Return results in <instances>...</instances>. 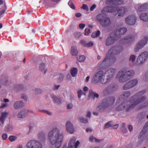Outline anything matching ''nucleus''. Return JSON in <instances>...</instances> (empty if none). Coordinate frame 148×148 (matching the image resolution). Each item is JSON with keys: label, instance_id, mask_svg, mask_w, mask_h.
Here are the masks:
<instances>
[{"label": "nucleus", "instance_id": "2", "mask_svg": "<svg viewBox=\"0 0 148 148\" xmlns=\"http://www.w3.org/2000/svg\"><path fill=\"white\" fill-rule=\"evenodd\" d=\"M123 49L121 46L112 47L106 54L105 58L102 62L99 65V69H103L109 64L114 63L116 60V58L114 55L118 54Z\"/></svg>", "mask_w": 148, "mask_h": 148}, {"label": "nucleus", "instance_id": "35", "mask_svg": "<svg viewBox=\"0 0 148 148\" xmlns=\"http://www.w3.org/2000/svg\"><path fill=\"white\" fill-rule=\"evenodd\" d=\"M148 106V103H145L144 104H143L142 106L139 105L136 108V110H138L140 109L143 108L145 107L146 106Z\"/></svg>", "mask_w": 148, "mask_h": 148}, {"label": "nucleus", "instance_id": "1", "mask_svg": "<svg viewBox=\"0 0 148 148\" xmlns=\"http://www.w3.org/2000/svg\"><path fill=\"white\" fill-rule=\"evenodd\" d=\"M146 92V91L145 90L140 91L131 97L130 102L132 103L131 105L129 106V102H123L116 108V110L119 111L125 109L126 112H127L134 108L138 104L143 102L146 99V97L142 96Z\"/></svg>", "mask_w": 148, "mask_h": 148}, {"label": "nucleus", "instance_id": "13", "mask_svg": "<svg viewBox=\"0 0 148 148\" xmlns=\"http://www.w3.org/2000/svg\"><path fill=\"white\" fill-rule=\"evenodd\" d=\"M116 72V69L113 68H110L106 71L105 73L106 77H107L109 81L113 77Z\"/></svg>", "mask_w": 148, "mask_h": 148}, {"label": "nucleus", "instance_id": "42", "mask_svg": "<svg viewBox=\"0 0 148 148\" xmlns=\"http://www.w3.org/2000/svg\"><path fill=\"white\" fill-rule=\"evenodd\" d=\"M45 65L44 63L41 64L39 66V69L42 71H43L45 69Z\"/></svg>", "mask_w": 148, "mask_h": 148}, {"label": "nucleus", "instance_id": "53", "mask_svg": "<svg viewBox=\"0 0 148 148\" xmlns=\"http://www.w3.org/2000/svg\"><path fill=\"white\" fill-rule=\"evenodd\" d=\"M81 44L84 46L86 47V45L87 43L84 40H81L80 42Z\"/></svg>", "mask_w": 148, "mask_h": 148}, {"label": "nucleus", "instance_id": "50", "mask_svg": "<svg viewBox=\"0 0 148 148\" xmlns=\"http://www.w3.org/2000/svg\"><path fill=\"white\" fill-rule=\"evenodd\" d=\"M2 136V139L4 140H5L8 137V135L7 134H3Z\"/></svg>", "mask_w": 148, "mask_h": 148}, {"label": "nucleus", "instance_id": "41", "mask_svg": "<svg viewBox=\"0 0 148 148\" xmlns=\"http://www.w3.org/2000/svg\"><path fill=\"white\" fill-rule=\"evenodd\" d=\"M112 122L111 121L107 123L105 125L104 128H108L109 127L112 126V125L111 124Z\"/></svg>", "mask_w": 148, "mask_h": 148}, {"label": "nucleus", "instance_id": "14", "mask_svg": "<svg viewBox=\"0 0 148 148\" xmlns=\"http://www.w3.org/2000/svg\"><path fill=\"white\" fill-rule=\"evenodd\" d=\"M118 36L115 34L114 36H109L108 37L106 41V45L107 46L111 45L115 43V41L118 40Z\"/></svg>", "mask_w": 148, "mask_h": 148}, {"label": "nucleus", "instance_id": "25", "mask_svg": "<svg viewBox=\"0 0 148 148\" xmlns=\"http://www.w3.org/2000/svg\"><path fill=\"white\" fill-rule=\"evenodd\" d=\"M23 105V103L21 101H17L15 102L14 105V107L15 109H17L22 108Z\"/></svg>", "mask_w": 148, "mask_h": 148}, {"label": "nucleus", "instance_id": "3", "mask_svg": "<svg viewBox=\"0 0 148 148\" xmlns=\"http://www.w3.org/2000/svg\"><path fill=\"white\" fill-rule=\"evenodd\" d=\"M48 137L51 144L55 145L57 148L60 147L63 138V134L60 133L59 129L54 127L48 133Z\"/></svg>", "mask_w": 148, "mask_h": 148}, {"label": "nucleus", "instance_id": "28", "mask_svg": "<svg viewBox=\"0 0 148 148\" xmlns=\"http://www.w3.org/2000/svg\"><path fill=\"white\" fill-rule=\"evenodd\" d=\"M140 17L141 20L145 21H148V13L141 14L140 15Z\"/></svg>", "mask_w": 148, "mask_h": 148}, {"label": "nucleus", "instance_id": "6", "mask_svg": "<svg viewBox=\"0 0 148 148\" xmlns=\"http://www.w3.org/2000/svg\"><path fill=\"white\" fill-rule=\"evenodd\" d=\"M92 81L95 83H97L100 82L102 84H105L108 82L109 80L106 77V74L102 71H98L94 76Z\"/></svg>", "mask_w": 148, "mask_h": 148}, {"label": "nucleus", "instance_id": "48", "mask_svg": "<svg viewBox=\"0 0 148 148\" xmlns=\"http://www.w3.org/2000/svg\"><path fill=\"white\" fill-rule=\"evenodd\" d=\"M42 92V90L40 89L36 88L35 90V94L37 95L38 94L41 93Z\"/></svg>", "mask_w": 148, "mask_h": 148}, {"label": "nucleus", "instance_id": "31", "mask_svg": "<svg viewBox=\"0 0 148 148\" xmlns=\"http://www.w3.org/2000/svg\"><path fill=\"white\" fill-rule=\"evenodd\" d=\"M51 97L53 99L54 101L56 103H61V101L60 98H57L53 95H51Z\"/></svg>", "mask_w": 148, "mask_h": 148}, {"label": "nucleus", "instance_id": "57", "mask_svg": "<svg viewBox=\"0 0 148 148\" xmlns=\"http://www.w3.org/2000/svg\"><path fill=\"white\" fill-rule=\"evenodd\" d=\"M5 10L4 9L2 10L0 12V17L2 16V15L4 13Z\"/></svg>", "mask_w": 148, "mask_h": 148}, {"label": "nucleus", "instance_id": "11", "mask_svg": "<svg viewBox=\"0 0 148 148\" xmlns=\"http://www.w3.org/2000/svg\"><path fill=\"white\" fill-rule=\"evenodd\" d=\"M148 39V38L145 37L144 39L140 41L134 47L135 52H137L140 49L142 48L147 44Z\"/></svg>", "mask_w": 148, "mask_h": 148}, {"label": "nucleus", "instance_id": "34", "mask_svg": "<svg viewBox=\"0 0 148 148\" xmlns=\"http://www.w3.org/2000/svg\"><path fill=\"white\" fill-rule=\"evenodd\" d=\"M78 61L80 62L84 61L86 59V57L84 55L80 56L77 57Z\"/></svg>", "mask_w": 148, "mask_h": 148}, {"label": "nucleus", "instance_id": "37", "mask_svg": "<svg viewBox=\"0 0 148 148\" xmlns=\"http://www.w3.org/2000/svg\"><path fill=\"white\" fill-rule=\"evenodd\" d=\"M79 121L82 123H86L88 122L87 120L83 118L82 117H80L79 118Z\"/></svg>", "mask_w": 148, "mask_h": 148}, {"label": "nucleus", "instance_id": "38", "mask_svg": "<svg viewBox=\"0 0 148 148\" xmlns=\"http://www.w3.org/2000/svg\"><path fill=\"white\" fill-rule=\"evenodd\" d=\"M135 59L136 56L135 55H131L129 58V60L130 61L134 62L135 61Z\"/></svg>", "mask_w": 148, "mask_h": 148}, {"label": "nucleus", "instance_id": "46", "mask_svg": "<svg viewBox=\"0 0 148 148\" xmlns=\"http://www.w3.org/2000/svg\"><path fill=\"white\" fill-rule=\"evenodd\" d=\"M83 91L82 90H78L77 91L78 97L80 98L81 95H82Z\"/></svg>", "mask_w": 148, "mask_h": 148}, {"label": "nucleus", "instance_id": "51", "mask_svg": "<svg viewBox=\"0 0 148 148\" xmlns=\"http://www.w3.org/2000/svg\"><path fill=\"white\" fill-rule=\"evenodd\" d=\"M21 98L24 99L26 101H27V97L24 94H22V95Z\"/></svg>", "mask_w": 148, "mask_h": 148}, {"label": "nucleus", "instance_id": "56", "mask_svg": "<svg viewBox=\"0 0 148 148\" xmlns=\"http://www.w3.org/2000/svg\"><path fill=\"white\" fill-rule=\"evenodd\" d=\"M64 78V75L61 74L60 75V76L59 77V79L60 81H62Z\"/></svg>", "mask_w": 148, "mask_h": 148}, {"label": "nucleus", "instance_id": "49", "mask_svg": "<svg viewBox=\"0 0 148 148\" xmlns=\"http://www.w3.org/2000/svg\"><path fill=\"white\" fill-rule=\"evenodd\" d=\"M82 8L86 10H88V6L86 4H84L83 5Z\"/></svg>", "mask_w": 148, "mask_h": 148}, {"label": "nucleus", "instance_id": "20", "mask_svg": "<svg viewBox=\"0 0 148 148\" xmlns=\"http://www.w3.org/2000/svg\"><path fill=\"white\" fill-rule=\"evenodd\" d=\"M67 131L71 134H72L74 131V129L72 125L69 122H68L66 124Z\"/></svg>", "mask_w": 148, "mask_h": 148}, {"label": "nucleus", "instance_id": "5", "mask_svg": "<svg viewBox=\"0 0 148 148\" xmlns=\"http://www.w3.org/2000/svg\"><path fill=\"white\" fill-rule=\"evenodd\" d=\"M123 0H106V3L108 5H114L112 6H106L102 10V12L112 13L115 12L116 5L123 4Z\"/></svg>", "mask_w": 148, "mask_h": 148}, {"label": "nucleus", "instance_id": "47", "mask_svg": "<svg viewBox=\"0 0 148 148\" xmlns=\"http://www.w3.org/2000/svg\"><path fill=\"white\" fill-rule=\"evenodd\" d=\"M93 45V43L92 42H90L87 43L86 45V47H90L92 46Z\"/></svg>", "mask_w": 148, "mask_h": 148}, {"label": "nucleus", "instance_id": "54", "mask_svg": "<svg viewBox=\"0 0 148 148\" xmlns=\"http://www.w3.org/2000/svg\"><path fill=\"white\" fill-rule=\"evenodd\" d=\"M79 144V142L78 141H77L74 144V147L75 148H77Z\"/></svg>", "mask_w": 148, "mask_h": 148}, {"label": "nucleus", "instance_id": "45", "mask_svg": "<svg viewBox=\"0 0 148 148\" xmlns=\"http://www.w3.org/2000/svg\"><path fill=\"white\" fill-rule=\"evenodd\" d=\"M81 33L80 32H76L75 33L74 37L76 38H78L81 36Z\"/></svg>", "mask_w": 148, "mask_h": 148}, {"label": "nucleus", "instance_id": "39", "mask_svg": "<svg viewBox=\"0 0 148 148\" xmlns=\"http://www.w3.org/2000/svg\"><path fill=\"white\" fill-rule=\"evenodd\" d=\"M16 138L17 137L14 136H10L9 137V139L11 142L14 141Z\"/></svg>", "mask_w": 148, "mask_h": 148}, {"label": "nucleus", "instance_id": "21", "mask_svg": "<svg viewBox=\"0 0 148 148\" xmlns=\"http://www.w3.org/2000/svg\"><path fill=\"white\" fill-rule=\"evenodd\" d=\"M148 9V4L146 3L139 7H136V9L138 12L145 11Z\"/></svg>", "mask_w": 148, "mask_h": 148}, {"label": "nucleus", "instance_id": "15", "mask_svg": "<svg viewBox=\"0 0 148 148\" xmlns=\"http://www.w3.org/2000/svg\"><path fill=\"white\" fill-rule=\"evenodd\" d=\"M136 17L134 15H130L126 17L125 19L126 22L129 25H134L136 21Z\"/></svg>", "mask_w": 148, "mask_h": 148}, {"label": "nucleus", "instance_id": "52", "mask_svg": "<svg viewBox=\"0 0 148 148\" xmlns=\"http://www.w3.org/2000/svg\"><path fill=\"white\" fill-rule=\"evenodd\" d=\"M96 7V6L95 4L92 5L90 8V10L91 11H93L95 8Z\"/></svg>", "mask_w": 148, "mask_h": 148}, {"label": "nucleus", "instance_id": "18", "mask_svg": "<svg viewBox=\"0 0 148 148\" xmlns=\"http://www.w3.org/2000/svg\"><path fill=\"white\" fill-rule=\"evenodd\" d=\"M134 39V36L130 35L123 39L122 41L123 43H129L132 42Z\"/></svg>", "mask_w": 148, "mask_h": 148}, {"label": "nucleus", "instance_id": "61", "mask_svg": "<svg viewBox=\"0 0 148 148\" xmlns=\"http://www.w3.org/2000/svg\"><path fill=\"white\" fill-rule=\"evenodd\" d=\"M128 129L130 131H131L133 129V127H132V126L130 125H129L128 126Z\"/></svg>", "mask_w": 148, "mask_h": 148}, {"label": "nucleus", "instance_id": "10", "mask_svg": "<svg viewBox=\"0 0 148 148\" xmlns=\"http://www.w3.org/2000/svg\"><path fill=\"white\" fill-rule=\"evenodd\" d=\"M27 148H42V145L39 142L35 140L29 141L26 145Z\"/></svg>", "mask_w": 148, "mask_h": 148}, {"label": "nucleus", "instance_id": "63", "mask_svg": "<svg viewBox=\"0 0 148 148\" xmlns=\"http://www.w3.org/2000/svg\"><path fill=\"white\" fill-rule=\"evenodd\" d=\"M44 112L45 113L47 114H48V115H50L52 114L51 112H50L48 111H46V110Z\"/></svg>", "mask_w": 148, "mask_h": 148}, {"label": "nucleus", "instance_id": "23", "mask_svg": "<svg viewBox=\"0 0 148 148\" xmlns=\"http://www.w3.org/2000/svg\"><path fill=\"white\" fill-rule=\"evenodd\" d=\"M70 53L72 56H76L78 54V51L76 47L73 46L71 48Z\"/></svg>", "mask_w": 148, "mask_h": 148}, {"label": "nucleus", "instance_id": "12", "mask_svg": "<svg viewBox=\"0 0 148 148\" xmlns=\"http://www.w3.org/2000/svg\"><path fill=\"white\" fill-rule=\"evenodd\" d=\"M137 83L138 80L136 79L131 80L124 84L123 87V89L124 90H126L131 88L135 86Z\"/></svg>", "mask_w": 148, "mask_h": 148}, {"label": "nucleus", "instance_id": "17", "mask_svg": "<svg viewBox=\"0 0 148 148\" xmlns=\"http://www.w3.org/2000/svg\"><path fill=\"white\" fill-rule=\"evenodd\" d=\"M127 31L126 28H120L119 30L116 29L115 32V34L118 36V39L120 38V35L124 34Z\"/></svg>", "mask_w": 148, "mask_h": 148}, {"label": "nucleus", "instance_id": "24", "mask_svg": "<svg viewBox=\"0 0 148 148\" xmlns=\"http://www.w3.org/2000/svg\"><path fill=\"white\" fill-rule=\"evenodd\" d=\"M8 114V112H2L0 117V121L3 124L5 118L7 117Z\"/></svg>", "mask_w": 148, "mask_h": 148}, {"label": "nucleus", "instance_id": "62", "mask_svg": "<svg viewBox=\"0 0 148 148\" xmlns=\"http://www.w3.org/2000/svg\"><path fill=\"white\" fill-rule=\"evenodd\" d=\"M60 87V85H55L54 88V90L58 89Z\"/></svg>", "mask_w": 148, "mask_h": 148}, {"label": "nucleus", "instance_id": "55", "mask_svg": "<svg viewBox=\"0 0 148 148\" xmlns=\"http://www.w3.org/2000/svg\"><path fill=\"white\" fill-rule=\"evenodd\" d=\"M85 26V25L84 24H82L80 23L79 25V27L80 28L83 29L84 28Z\"/></svg>", "mask_w": 148, "mask_h": 148}, {"label": "nucleus", "instance_id": "19", "mask_svg": "<svg viewBox=\"0 0 148 148\" xmlns=\"http://www.w3.org/2000/svg\"><path fill=\"white\" fill-rule=\"evenodd\" d=\"M130 95L131 93L129 91L123 92L120 96V98L119 99V101L121 99V101H122V100L126 99Z\"/></svg>", "mask_w": 148, "mask_h": 148}, {"label": "nucleus", "instance_id": "33", "mask_svg": "<svg viewBox=\"0 0 148 148\" xmlns=\"http://www.w3.org/2000/svg\"><path fill=\"white\" fill-rule=\"evenodd\" d=\"M100 34V32L99 30H97L96 32H93L91 35V37L95 38L99 36Z\"/></svg>", "mask_w": 148, "mask_h": 148}, {"label": "nucleus", "instance_id": "9", "mask_svg": "<svg viewBox=\"0 0 148 148\" xmlns=\"http://www.w3.org/2000/svg\"><path fill=\"white\" fill-rule=\"evenodd\" d=\"M148 57V52L144 51L141 53L138 56L136 62V64L138 65L143 64L146 60Z\"/></svg>", "mask_w": 148, "mask_h": 148}, {"label": "nucleus", "instance_id": "32", "mask_svg": "<svg viewBox=\"0 0 148 148\" xmlns=\"http://www.w3.org/2000/svg\"><path fill=\"white\" fill-rule=\"evenodd\" d=\"M77 69L76 68L74 67L72 69L71 71V74L73 77H74L77 74Z\"/></svg>", "mask_w": 148, "mask_h": 148}, {"label": "nucleus", "instance_id": "27", "mask_svg": "<svg viewBox=\"0 0 148 148\" xmlns=\"http://www.w3.org/2000/svg\"><path fill=\"white\" fill-rule=\"evenodd\" d=\"M76 139L75 137L71 138L67 148H73Z\"/></svg>", "mask_w": 148, "mask_h": 148}, {"label": "nucleus", "instance_id": "4", "mask_svg": "<svg viewBox=\"0 0 148 148\" xmlns=\"http://www.w3.org/2000/svg\"><path fill=\"white\" fill-rule=\"evenodd\" d=\"M135 72L133 70L127 71L126 68H124L118 73L116 76V79L120 82H125L132 78Z\"/></svg>", "mask_w": 148, "mask_h": 148}, {"label": "nucleus", "instance_id": "22", "mask_svg": "<svg viewBox=\"0 0 148 148\" xmlns=\"http://www.w3.org/2000/svg\"><path fill=\"white\" fill-rule=\"evenodd\" d=\"M28 112H29L28 111L25 110H23L18 113L17 116L19 118L25 117L27 115Z\"/></svg>", "mask_w": 148, "mask_h": 148}, {"label": "nucleus", "instance_id": "60", "mask_svg": "<svg viewBox=\"0 0 148 148\" xmlns=\"http://www.w3.org/2000/svg\"><path fill=\"white\" fill-rule=\"evenodd\" d=\"M93 96L94 97V98L96 97V98H98L99 97V95L98 94L95 92Z\"/></svg>", "mask_w": 148, "mask_h": 148}, {"label": "nucleus", "instance_id": "59", "mask_svg": "<svg viewBox=\"0 0 148 148\" xmlns=\"http://www.w3.org/2000/svg\"><path fill=\"white\" fill-rule=\"evenodd\" d=\"M73 105L72 104H69L68 105L67 108L68 109H70L72 108Z\"/></svg>", "mask_w": 148, "mask_h": 148}, {"label": "nucleus", "instance_id": "7", "mask_svg": "<svg viewBox=\"0 0 148 148\" xmlns=\"http://www.w3.org/2000/svg\"><path fill=\"white\" fill-rule=\"evenodd\" d=\"M96 19L99 22L100 25L103 27H106L110 25L111 23L110 18L104 13L97 15Z\"/></svg>", "mask_w": 148, "mask_h": 148}, {"label": "nucleus", "instance_id": "58", "mask_svg": "<svg viewBox=\"0 0 148 148\" xmlns=\"http://www.w3.org/2000/svg\"><path fill=\"white\" fill-rule=\"evenodd\" d=\"M108 91V88H106L103 91V93L105 94H106L107 93L108 94L109 92Z\"/></svg>", "mask_w": 148, "mask_h": 148}, {"label": "nucleus", "instance_id": "29", "mask_svg": "<svg viewBox=\"0 0 148 148\" xmlns=\"http://www.w3.org/2000/svg\"><path fill=\"white\" fill-rule=\"evenodd\" d=\"M7 80L6 76H4L2 77V79L0 80V88L2 85H5L7 84Z\"/></svg>", "mask_w": 148, "mask_h": 148}, {"label": "nucleus", "instance_id": "40", "mask_svg": "<svg viewBox=\"0 0 148 148\" xmlns=\"http://www.w3.org/2000/svg\"><path fill=\"white\" fill-rule=\"evenodd\" d=\"M68 5L72 9H75V7L73 4L72 3L71 1H69L68 3Z\"/></svg>", "mask_w": 148, "mask_h": 148}, {"label": "nucleus", "instance_id": "64", "mask_svg": "<svg viewBox=\"0 0 148 148\" xmlns=\"http://www.w3.org/2000/svg\"><path fill=\"white\" fill-rule=\"evenodd\" d=\"M82 16V14L80 13H77L75 14V16L77 17H80Z\"/></svg>", "mask_w": 148, "mask_h": 148}, {"label": "nucleus", "instance_id": "36", "mask_svg": "<svg viewBox=\"0 0 148 148\" xmlns=\"http://www.w3.org/2000/svg\"><path fill=\"white\" fill-rule=\"evenodd\" d=\"M13 127L12 125H7L5 128V130L7 131H10L12 130Z\"/></svg>", "mask_w": 148, "mask_h": 148}, {"label": "nucleus", "instance_id": "8", "mask_svg": "<svg viewBox=\"0 0 148 148\" xmlns=\"http://www.w3.org/2000/svg\"><path fill=\"white\" fill-rule=\"evenodd\" d=\"M115 101V98L114 97H109L104 100L103 101L98 107L99 111H103L107 107L113 104Z\"/></svg>", "mask_w": 148, "mask_h": 148}, {"label": "nucleus", "instance_id": "26", "mask_svg": "<svg viewBox=\"0 0 148 148\" xmlns=\"http://www.w3.org/2000/svg\"><path fill=\"white\" fill-rule=\"evenodd\" d=\"M38 140L42 143L44 142L45 140V135L42 132H40L38 135Z\"/></svg>", "mask_w": 148, "mask_h": 148}, {"label": "nucleus", "instance_id": "30", "mask_svg": "<svg viewBox=\"0 0 148 148\" xmlns=\"http://www.w3.org/2000/svg\"><path fill=\"white\" fill-rule=\"evenodd\" d=\"M148 130V121L145 125L143 130L140 133V135H142L145 134Z\"/></svg>", "mask_w": 148, "mask_h": 148}, {"label": "nucleus", "instance_id": "16", "mask_svg": "<svg viewBox=\"0 0 148 148\" xmlns=\"http://www.w3.org/2000/svg\"><path fill=\"white\" fill-rule=\"evenodd\" d=\"M117 5H116V10L115 12H117L119 16H123L125 13L127 11V9L123 7H117Z\"/></svg>", "mask_w": 148, "mask_h": 148}, {"label": "nucleus", "instance_id": "43", "mask_svg": "<svg viewBox=\"0 0 148 148\" xmlns=\"http://www.w3.org/2000/svg\"><path fill=\"white\" fill-rule=\"evenodd\" d=\"M90 29L87 28H86L85 30V34L84 35L86 36H87L88 35L89 33H90Z\"/></svg>", "mask_w": 148, "mask_h": 148}, {"label": "nucleus", "instance_id": "44", "mask_svg": "<svg viewBox=\"0 0 148 148\" xmlns=\"http://www.w3.org/2000/svg\"><path fill=\"white\" fill-rule=\"evenodd\" d=\"M95 93V92H94L92 91V90H90L89 92V97H92L94 96V95Z\"/></svg>", "mask_w": 148, "mask_h": 148}]
</instances>
